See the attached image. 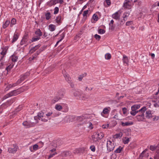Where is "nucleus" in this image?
Returning <instances> with one entry per match:
<instances>
[{
  "label": "nucleus",
  "mask_w": 159,
  "mask_h": 159,
  "mask_svg": "<svg viewBox=\"0 0 159 159\" xmlns=\"http://www.w3.org/2000/svg\"><path fill=\"white\" fill-rule=\"evenodd\" d=\"M52 114V112H50L47 113L43 112H39L37 116L34 117V119L35 120H37L38 119L39 120H41L43 121L47 122L50 119L49 116Z\"/></svg>",
  "instance_id": "nucleus-1"
},
{
  "label": "nucleus",
  "mask_w": 159,
  "mask_h": 159,
  "mask_svg": "<svg viewBox=\"0 0 159 159\" xmlns=\"http://www.w3.org/2000/svg\"><path fill=\"white\" fill-rule=\"evenodd\" d=\"M24 91V89L23 88H21L16 90H13L5 95L3 97L2 99L3 100L12 96H16L22 92Z\"/></svg>",
  "instance_id": "nucleus-2"
},
{
  "label": "nucleus",
  "mask_w": 159,
  "mask_h": 159,
  "mask_svg": "<svg viewBox=\"0 0 159 159\" xmlns=\"http://www.w3.org/2000/svg\"><path fill=\"white\" fill-rule=\"evenodd\" d=\"M147 110V108L144 107L139 110V114L136 116V118L139 121H143L144 119V113Z\"/></svg>",
  "instance_id": "nucleus-3"
},
{
  "label": "nucleus",
  "mask_w": 159,
  "mask_h": 159,
  "mask_svg": "<svg viewBox=\"0 0 159 159\" xmlns=\"http://www.w3.org/2000/svg\"><path fill=\"white\" fill-rule=\"evenodd\" d=\"M30 43V41H29L28 34L27 33H25L20 41V45H24L25 46H26Z\"/></svg>",
  "instance_id": "nucleus-4"
},
{
  "label": "nucleus",
  "mask_w": 159,
  "mask_h": 159,
  "mask_svg": "<svg viewBox=\"0 0 159 159\" xmlns=\"http://www.w3.org/2000/svg\"><path fill=\"white\" fill-rule=\"evenodd\" d=\"M140 106L139 104L134 105L131 107V111H130V114L133 116H135L137 113H139V111L137 110L140 108Z\"/></svg>",
  "instance_id": "nucleus-5"
},
{
  "label": "nucleus",
  "mask_w": 159,
  "mask_h": 159,
  "mask_svg": "<svg viewBox=\"0 0 159 159\" xmlns=\"http://www.w3.org/2000/svg\"><path fill=\"white\" fill-rule=\"evenodd\" d=\"M30 73L27 72L24 74L23 75L20 76V78L17 81V84H19L21 83L24 80L27 78L30 75Z\"/></svg>",
  "instance_id": "nucleus-6"
},
{
  "label": "nucleus",
  "mask_w": 159,
  "mask_h": 159,
  "mask_svg": "<svg viewBox=\"0 0 159 159\" xmlns=\"http://www.w3.org/2000/svg\"><path fill=\"white\" fill-rule=\"evenodd\" d=\"M14 101L13 99H11L8 100L7 102L3 104L1 107H0V109H2L3 110V108H7L13 103Z\"/></svg>",
  "instance_id": "nucleus-7"
},
{
  "label": "nucleus",
  "mask_w": 159,
  "mask_h": 159,
  "mask_svg": "<svg viewBox=\"0 0 159 159\" xmlns=\"http://www.w3.org/2000/svg\"><path fill=\"white\" fill-rule=\"evenodd\" d=\"M107 151L109 152L113 150L114 148V144L110 140L107 141Z\"/></svg>",
  "instance_id": "nucleus-8"
},
{
  "label": "nucleus",
  "mask_w": 159,
  "mask_h": 159,
  "mask_svg": "<svg viewBox=\"0 0 159 159\" xmlns=\"http://www.w3.org/2000/svg\"><path fill=\"white\" fill-rule=\"evenodd\" d=\"M23 125L26 128H29L34 126L35 123L34 122H31L27 121H25L22 123Z\"/></svg>",
  "instance_id": "nucleus-9"
},
{
  "label": "nucleus",
  "mask_w": 159,
  "mask_h": 159,
  "mask_svg": "<svg viewBox=\"0 0 159 159\" xmlns=\"http://www.w3.org/2000/svg\"><path fill=\"white\" fill-rule=\"evenodd\" d=\"M123 7L124 8L131 9L132 7L131 1L129 0H125L123 5Z\"/></svg>",
  "instance_id": "nucleus-10"
},
{
  "label": "nucleus",
  "mask_w": 159,
  "mask_h": 159,
  "mask_svg": "<svg viewBox=\"0 0 159 159\" xmlns=\"http://www.w3.org/2000/svg\"><path fill=\"white\" fill-rule=\"evenodd\" d=\"M60 111L66 112L68 111V107L67 104L64 103H61L60 107Z\"/></svg>",
  "instance_id": "nucleus-11"
},
{
  "label": "nucleus",
  "mask_w": 159,
  "mask_h": 159,
  "mask_svg": "<svg viewBox=\"0 0 159 159\" xmlns=\"http://www.w3.org/2000/svg\"><path fill=\"white\" fill-rule=\"evenodd\" d=\"M62 73L63 75L64 76L66 80L68 83H71V82L72 81V80H71V78L70 77L69 75L68 74H67L65 70L62 71Z\"/></svg>",
  "instance_id": "nucleus-12"
},
{
  "label": "nucleus",
  "mask_w": 159,
  "mask_h": 159,
  "mask_svg": "<svg viewBox=\"0 0 159 159\" xmlns=\"http://www.w3.org/2000/svg\"><path fill=\"white\" fill-rule=\"evenodd\" d=\"M130 13L129 12H124L123 14V16L122 17L123 18V20H121V23H124L127 20V18L129 17Z\"/></svg>",
  "instance_id": "nucleus-13"
},
{
  "label": "nucleus",
  "mask_w": 159,
  "mask_h": 159,
  "mask_svg": "<svg viewBox=\"0 0 159 159\" xmlns=\"http://www.w3.org/2000/svg\"><path fill=\"white\" fill-rule=\"evenodd\" d=\"M72 92L73 95L74 97H79L82 93L80 91L75 89H73L72 90Z\"/></svg>",
  "instance_id": "nucleus-14"
},
{
  "label": "nucleus",
  "mask_w": 159,
  "mask_h": 159,
  "mask_svg": "<svg viewBox=\"0 0 159 159\" xmlns=\"http://www.w3.org/2000/svg\"><path fill=\"white\" fill-rule=\"evenodd\" d=\"M71 155V153L70 152L68 151H65L62 152L60 154V157H67L70 156Z\"/></svg>",
  "instance_id": "nucleus-15"
},
{
  "label": "nucleus",
  "mask_w": 159,
  "mask_h": 159,
  "mask_svg": "<svg viewBox=\"0 0 159 159\" xmlns=\"http://www.w3.org/2000/svg\"><path fill=\"white\" fill-rule=\"evenodd\" d=\"M5 65L7 66L6 68V70L7 71V72H8L10 71L11 70L12 68L14 65V64L11 62H9L8 64L5 63Z\"/></svg>",
  "instance_id": "nucleus-16"
},
{
  "label": "nucleus",
  "mask_w": 159,
  "mask_h": 159,
  "mask_svg": "<svg viewBox=\"0 0 159 159\" xmlns=\"http://www.w3.org/2000/svg\"><path fill=\"white\" fill-rule=\"evenodd\" d=\"M18 59V57L16 54H13L10 58V60L12 61V63L15 64V63L16 62Z\"/></svg>",
  "instance_id": "nucleus-17"
},
{
  "label": "nucleus",
  "mask_w": 159,
  "mask_h": 159,
  "mask_svg": "<svg viewBox=\"0 0 159 159\" xmlns=\"http://www.w3.org/2000/svg\"><path fill=\"white\" fill-rule=\"evenodd\" d=\"M39 145L37 144H35L33 146L30 147L29 149L31 152H33L39 148Z\"/></svg>",
  "instance_id": "nucleus-18"
},
{
  "label": "nucleus",
  "mask_w": 159,
  "mask_h": 159,
  "mask_svg": "<svg viewBox=\"0 0 159 159\" xmlns=\"http://www.w3.org/2000/svg\"><path fill=\"white\" fill-rule=\"evenodd\" d=\"M18 147L17 146H15L14 148H9L8 149V151L10 153H14L17 151Z\"/></svg>",
  "instance_id": "nucleus-19"
},
{
  "label": "nucleus",
  "mask_w": 159,
  "mask_h": 159,
  "mask_svg": "<svg viewBox=\"0 0 159 159\" xmlns=\"http://www.w3.org/2000/svg\"><path fill=\"white\" fill-rule=\"evenodd\" d=\"M42 51V50H41L40 49H39V51H37L36 53L34 54L33 56H32V57L29 58V60L31 61L34 59L38 56V55L39 54V53Z\"/></svg>",
  "instance_id": "nucleus-20"
},
{
  "label": "nucleus",
  "mask_w": 159,
  "mask_h": 159,
  "mask_svg": "<svg viewBox=\"0 0 159 159\" xmlns=\"http://www.w3.org/2000/svg\"><path fill=\"white\" fill-rule=\"evenodd\" d=\"M120 13L118 12H116L112 15V17L113 18L116 20H119L120 16Z\"/></svg>",
  "instance_id": "nucleus-21"
},
{
  "label": "nucleus",
  "mask_w": 159,
  "mask_h": 159,
  "mask_svg": "<svg viewBox=\"0 0 159 159\" xmlns=\"http://www.w3.org/2000/svg\"><path fill=\"white\" fill-rule=\"evenodd\" d=\"M92 139L93 141V142L94 143H96L98 141L99 139L97 136V133H96L94 134L92 136Z\"/></svg>",
  "instance_id": "nucleus-22"
},
{
  "label": "nucleus",
  "mask_w": 159,
  "mask_h": 159,
  "mask_svg": "<svg viewBox=\"0 0 159 159\" xmlns=\"http://www.w3.org/2000/svg\"><path fill=\"white\" fill-rule=\"evenodd\" d=\"M79 98L80 100H85L87 99L88 98V97L87 95L81 93Z\"/></svg>",
  "instance_id": "nucleus-23"
},
{
  "label": "nucleus",
  "mask_w": 159,
  "mask_h": 159,
  "mask_svg": "<svg viewBox=\"0 0 159 159\" xmlns=\"http://www.w3.org/2000/svg\"><path fill=\"white\" fill-rule=\"evenodd\" d=\"M19 35L17 32H15L13 36V38L12 41V43H14L18 39Z\"/></svg>",
  "instance_id": "nucleus-24"
},
{
  "label": "nucleus",
  "mask_w": 159,
  "mask_h": 159,
  "mask_svg": "<svg viewBox=\"0 0 159 159\" xmlns=\"http://www.w3.org/2000/svg\"><path fill=\"white\" fill-rule=\"evenodd\" d=\"M40 46L41 45L40 44H38V45L35 46L34 47L32 48L30 51V53H32L36 50L38 49Z\"/></svg>",
  "instance_id": "nucleus-25"
},
{
  "label": "nucleus",
  "mask_w": 159,
  "mask_h": 159,
  "mask_svg": "<svg viewBox=\"0 0 159 159\" xmlns=\"http://www.w3.org/2000/svg\"><path fill=\"white\" fill-rule=\"evenodd\" d=\"M59 1L58 0H51L47 3V5L49 6H51L56 4L57 3H58Z\"/></svg>",
  "instance_id": "nucleus-26"
},
{
  "label": "nucleus",
  "mask_w": 159,
  "mask_h": 159,
  "mask_svg": "<svg viewBox=\"0 0 159 159\" xmlns=\"http://www.w3.org/2000/svg\"><path fill=\"white\" fill-rule=\"evenodd\" d=\"M85 120V118L83 115L80 116H76V121L79 122H81L84 121Z\"/></svg>",
  "instance_id": "nucleus-27"
},
{
  "label": "nucleus",
  "mask_w": 159,
  "mask_h": 159,
  "mask_svg": "<svg viewBox=\"0 0 159 159\" xmlns=\"http://www.w3.org/2000/svg\"><path fill=\"white\" fill-rule=\"evenodd\" d=\"M10 21L8 20H7L4 23H3L2 25V28L4 29H5L7 28L10 24Z\"/></svg>",
  "instance_id": "nucleus-28"
},
{
  "label": "nucleus",
  "mask_w": 159,
  "mask_h": 159,
  "mask_svg": "<svg viewBox=\"0 0 159 159\" xmlns=\"http://www.w3.org/2000/svg\"><path fill=\"white\" fill-rule=\"evenodd\" d=\"M146 117L147 118H151L152 116L151 111L148 110L145 113Z\"/></svg>",
  "instance_id": "nucleus-29"
},
{
  "label": "nucleus",
  "mask_w": 159,
  "mask_h": 159,
  "mask_svg": "<svg viewBox=\"0 0 159 159\" xmlns=\"http://www.w3.org/2000/svg\"><path fill=\"white\" fill-rule=\"evenodd\" d=\"M69 122L76 121V116H68Z\"/></svg>",
  "instance_id": "nucleus-30"
},
{
  "label": "nucleus",
  "mask_w": 159,
  "mask_h": 159,
  "mask_svg": "<svg viewBox=\"0 0 159 159\" xmlns=\"http://www.w3.org/2000/svg\"><path fill=\"white\" fill-rule=\"evenodd\" d=\"M148 150L147 149H146L144 150L143 152L141 153L140 157H147L148 155V153H145L146 151Z\"/></svg>",
  "instance_id": "nucleus-31"
},
{
  "label": "nucleus",
  "mask_w": 159,
  "mask_h": 159,
  "mask_svg": "<svg viewBox=\"0 0 159 159\" xmlns=\"http://www.w3.org/2000/svg\"><path fill=\"white\" fill-rule=\"evenodd\" d=\"M63 123H66L69 122V118L68 116H66L64 117L61 120Z\"/></svg>",
  "instance_id": "nucleus-32"
},
{
  "label": "nucleus",
  "mask_w": 159,
  "mask_h": 159,
  "mask_svg": "<svg viewBox=\"0 0 159 159\" xmlns=\"http://www.w3.org/2000/svg\"><path fill=\"white\" fill-rule=\"evenodd\" d=\"M123 60L124 63H126L127 64H128L129 62V60L128 58L125 55L123 56Z\"/></svg>",
  "instance_id": "nucleus-33"
},
{
  "label": "nucleus",
  "mask_w": 159,
  "mask_h": 159,
  "mask_svg": "<svg viewBox=\"0 0 159 159\" xmlns=\"http://www.w3.org/2000/svg\"><path fill=\"white\" fill-rule=\"evenodd\" d=\"M16 20L14 18H13L11 22V24H10V26L11 27H12L13 25H15L16 24Z\"/></svg>",
  "instance_id": "nucleus-34"
},
{
  "label": "nucleus",
  "mask_w": 159,
  "mask_h": 159,
  "mask_svg": "<svg viewBox=\"0 0 159 159\" xmlns=\"http://www.w3.org/2000/svg\"><path fill=\"white\" fill-rule=\"evenodd\" d=\"M35 34L38 37H40V36H41L42 35V33L41 32V31L40 29H38L37 30H36L35 32Z\"/></svg>",
  "instance_id": "nucleus-35"
},
{
  "label": "nucleus",
  "mask_w": 159,
  "mask_h": 159,
  "mask_svg": "<svg viewBox=\"0 0 159 159\" xmlns=\"http://www.w3.org/2000/svg\"><path fill=\"white\" fill-rule=\"evenodd\" d=\"M122 135V133L121 132H120V133L116 134L114 135V137L116 139H118V138H120Z\"/></svg>",
  "instance_id": "nucleus-36"
},
{
  "label": "nucleus",
  "mask_w": 159,
  "mask_h": 159,
  "mask_svg": "<svg viewBox=\"0 0 159 159\" xmlns=\"http://www.w3.org/2000/svg\"><path fill=\"white\" fill-rule=\"evenodd\" d=\"M109 110L107 108H105L103 109L102 112L101 113V115L102 116H103V114H107L109 112Z\"/></svg>",
  "instance_id": "nucleus-37"
},
{
  "label": "nucleus",
  "mask_w": 159,
  "mask_h": 159,
  "mask_svg": "<svg viewBox=\"0 0 159 159\" xmlns=\"http://www.w3.org/2000/svg\"><path fill=\"white\" fill-rule=\"evenodd\" d=\"M13 86H12L11 84H8L6 88L5 89V91H7L9 90L10 89L12 88Z\"/></svg>",
  "instance_id": "nucleus-38"
},
{
  "label": "nucleus",
  "mask_w": 159,
  "mask_h": 159,
  "mask_svg": "<svg viewBox=\"0 0 159 159\" xmlns=\"http://www.w3.org/2000/svg\"><path fill=\"white\" fill-rule=\"evenodd\" d=\"M55 26L52 24H50L49 26V29L51 31H53L55 30Z\"/></svg>",
  "instance_id": "nucleus-39"
},
{
  "label": "nucleus",
  "mask_w": 159,
  "mask_h": 159,
  "mask_svg": "<svg viewBox=\"0 0 159 159\" xmlns=\"http://www.w3.org/2000/svg\"><path fill=\"white\" fill-rule=\"evenodd\" d=\"M97 136L99 139H102L104 137V134L102 132H100L98 134L97 133Z\"/></svg>",
  "instance_id": "nucleus-40"
},
{
  "label": "nucleus",
  "mask_w": 159,
  "mask_h": 159,
  "mask_svg": "<svg viewBox=\"0 0 159 159\" xmlns=\"http://www.w3.org/2000/svg\"><path fill=\"white\" fill-rule=\"evenodd\" d=\"M129 141V139L128 138L125 137L124 139H123V143L125 144H128Z\"/></svg>",
  "instance_id": "nucleus-41"
},
{
  "label": "nucleus",
  "mask_w": 159,
  "mask_h": 159,
  "mask_svg": "<svg viewBox=\"0 0 159 159\" xmlns=\"http://www.w3.org/2000/svg\"><path fill=\"white\" fill-rule=\"evenodd\" d=\"M45 18L47 20H49L51 18V14L50 12H48L45 15Z\"/></svg>",
  "instance_id": "nucleus-42"
},
{
  "label": "nucleus",
  "mask_w": 159,
  "mask_h": 159,
  "mask_svg": "<svg viewBox=\"0 0 159 159\" xmlns=\"http://www.w3.org/2000/svg\"><path fill=\"white\" fill-rule=\"evenodd\" d=\"M65 90L64 89H61L60 90V93H61V95L60 94V98L61 97L64 96L65 93Z\"/></svg>",
  "instance_id": "nucleus-43"
},
{
  "label": "nucleus",
  "mask_w": 159,
  "mask_h": 159,
  "mask_svg": "<svg viewBox=\"0 0 159 159\" xmlns=\"http://www.w3.org/2000/svg\"><path fill=\"white\" fill-rule=\"evenodd\" d=\"M7 49L6 48H4L2 49V51L1 52V54L2 56H5L7 52Z\"/></svg>",
  "instance_id": "nucleus-44"
},
{
  "label": "nucleus",
  "mask_w": 159,
  "mask_h": 159,
  "mask_svg": "<svg viewBox=\"0 0 159 159\" xmlns=\"http://www.w3.org/2000/svg\"><path fill=\"white\" fill-rule=\"evenodd\" d=\"M121 125L122 126H128L131 125L132 124V123H130L129 122H126L125 123H124L123 122H121Z\"/></svg>",
  "instance_id": "nucleus-45"
},
{
  "label": "nucleus",
  "mask_w": 159,
  "mask_h": 159,
  "mask_svg": "<svg viewBox=\"0 0 159 159\" xmlns=\"http://www.w3.org/2000/svg\"><path fill=\"white\" fill-rule=\"evenodd\" d=\"M122 149L123 148L120 146L115 151V152L116 153H120Z\"/></svg>",
  "instance_id": "nucleus-46"
},
{
  "label": "nucleus",
  "mask_w": 159,
  "mask_h": 159,
  "mask_svg": "<svg viewBox=\"0 0 159 159\" xmlns=\"http://www.w3.org/2000/svg\"><path fill=\"white\" fill-rule=\"evenodd\" d=\"M40 39V37L38 36L34 37L32 38L31 42H35L38 41Z\"/></svg>",
  "instance_id": "nucleus-47"
},
{
  "label": "nucleus",
  "mask_w": 159,
  "mask_h": 159,
  "mask_svg": "<svg viewBox=\"0 0 159 159\" xmlns=\"http://www.w3.org/2000/svg\"><path fill=\"white\" fill-rule=\"evenodd\" d=\"M85 90L86 91H91L93 89V87H91L88 86H86L85 87Z\"/></svg>",
  "instance_id": "nucleus-48"
},
{
  "label": "nucleus",
  "mask_w": 159,
  "mask_h": 159,
  "mask_svg": "<svg viewBox=\"0 0 159 159\" xmlns=\"http://www.w3.org/2000/svg\"><path fill=\"white\" fill-rule=\"evenodd\" d=\"M111 55L109 53H107L105 55V58L106 59L109 60L111 59Z\"/></svg>",
  "instance_id": "nucleus-49"
},
{
  "label": "nucleus",
  "mask_w": 159,
  "mask_h": 159,
  "mask_svg": "<svg viewBox=\"0 0 159 159\" xmlns=\"http://www.w3.org/2000/svg\"><path fill=\"white\" fill-rule=\"evenodd\" d=\"M98 31V33L101 34H103L105 32V31L104 30L101 29H99Z\"/></svg>",
  "instance_id": "nucleus-50"
},
{
  "label": "nucleus",
  "mask_w": 159,
  "mask_h": 159,
  "mask_svg": "<svg viewBox=\"0 0 159 159\" xmlns=\"http://www.w3.org/2000/svg\"><path fill=\"white\" fill-rule=\"evenodd\" d=\"M89 11L88 10H87L86 11H84L83 14V15L84 17H87V15L88 14Z\"/></svg>",
  "instance_id": "nucleus-51"
},
{
  "label": "nucleus",
  "mask_w": 159,
  "mask_h": 159,
  "mask_svg": "<svg viewBox=\"0 0 159 159\" xmlns=\"http://www.w3.org/2000/svg\"><path fill=\"white\" fill-rule=\"evenodd\" d=\"M4 65H5V64H4V62L3 61L0 60V68H3Z\"/></svg>",
  "instance_id": "nucleus-52"
},
{
  "label": "nucleus",
  "mask_w": 159,
  "mask_h": 159,
  "mask_svg": "<svg viewBox=\"0 0 159 159\" xmlns=\"http://www.w3.org/2000/svg\"><path fill=\"white\" fill-rule=\"evenodd\" d=\"M93 19L94 20L97 21L98 20V16L97 15L94 14L93 16Z\"/></svg>",
  "instance_id": "nucleus-53"
},
{
  "label": "nucleus",
  "mask_w": 159,
  "mask_h": 159,
  "mask_svg": "<svg viewBox=\"0 0 159 159\" xmlns=\"http://www.w3.org/2000/svg\"><path fill=\"white\" fill-rule=\"evenodd\" d=\"M94 37L96 39L98 40H99L101 39V36L100 35H98L97 34H95L94 36Z\"/></svg>",
  "instance_id": "nucleus-54"
},
{
  "label": "nucleus",
  "mask_w": 159,
  "mask_h": 159,
  "mask_svg": "<svg viewBox=\"0 0 159 159\" xmlns=\"http://www.w3.org/2000/svg\"><path fill=\"white\" fill-rule=\"evenodd\" d=\"M157 147L153 146H150V149L152 151L155 150L157 148Z\"/></svg>",
  "instance_id": "nucleus-55"
},
{
  "label": "nucleus",
  "mask_w": 159,
  "mask_h": 159,
  "mask_svg": "<svg viewBox=\"0 0 159 159\" xmlns=\"http://www.w3.org/2000/svg\"><path fill=\"white\" fill-rule=\"evenodd\" d=\"M59 9L58 7H56L54 9V14H57L59 12Z\"/></svg>",
  "instance_id": "nucleus-56"
},
{
  "label": "nucleus",
  "mask_w": 159,
  "mask_h": 159,
  "mask_svg": "<svg viewBox=\"0 0 159 159\" xmlns=\"http://www.w3.org/2000/svg\"><path fill=\"white\" fill-rule=\"evenodd\" d=\"M58 100L59 98H55L52 100V102L53 103H54Z\"/></svg>",
  "instance_id": "nucleus-57"
},
{
  "label": "nucleus",
  "mask_w": 159,
  "mask_h": 159,
  "mask_svg": "<svg viewBox=\"0 0 159 159\" xmlns=\"http://www.w3.org/2000/svg\"><path fill=\"white\" fill-rule=\"evenodd\" d=\"M43 145V143L42 141H40L38 143V145L39 146V148L42 147Z\"/></svg>",
  "instance_id": "nucleus-58"
},
{
  "label": "nucleus",
  "mask_w": 159,
  "mask_h": 159,
  "mask_svg": "<svg viewBox=\"0 0 159 159\" xmlns=\"http://www.w3.org/2000/svg\"><path fill=\"white\" fill-rule=\"evenodd\" d=\"M90 149L92 152H94L95 151V148L94 146H91L90 147Z\"/></svg>",
  "instance_id": "nucleus-59"
},
{
  "label": "nucleus",
  "mask_w": 159,
  "mask_h": 159,
  "mask_svg": "<svg viewBox=\"0 0 159 159\" xmlns=\"http://www.w3.org/2000/svg\"><path fill=\"white\" fill-rule=\"evenodd\" d=\"M80 152V150L79 149H76L74 150L73 153L75 154L78 153Z\"/></svg>",
  "instance_id": "nucleus-60"
},
{
  "label": "nucleus",
  "mask_w": 159,
  "mask_h": 159,
  "mask_svg": "<svg viewBox=\"0 0 159 159\" xmlns=\"http://www.w3.org/2000/svg\"><path fill=\"white\" fill-rule=\"evenodd\" d=\"M122 111L124 114H125L127 112V109L125 107L122 108Z\"/></svg>",
  "instance_id": "nucleus-61"
},
{
  "label": "nucleus",
  "mask_w": 159,
  "mask_h": 159,
  "mask_svg": "<svg viewBox=\"0 0 159 159\" xmlns=\"http://www.w3.org/2000/svg\"><path fill=\"white\" fill-rule=\"evenodd\" d=\"M105 2L108 6L111 5V1L110 0H105Z\"/></svg>",
  "instance_id": "nucleus-62"
},
{
  "label": "nucleus",
  "mask_w": 159,
  "mask_h": 159,
  "mask_svg": "<svg viewBox=\"0 0 159 159\" xmlns=\"http://www.w3.org/2000/svg\"><path fill=\"white\" fill-rule=\"evenodd\" d=\"M65 36V33L64 32H63L61 35V39H60V41L64 38Z\"/></svg>",
  "instance_id": "nucleus-63"
},
{
  "label": "nucleus",
  "mask_w": 159,
  "mask_h": 159,
  "mask_svg": "<svg viewBox=\"0 0 159 159\" xmlns=\"http://www.w3.org/2000/svg\"><path fill=\"white\" fill-rule=\"evenodd\" d=\"M12 86H13V88L15 87L18 85V84H17V82H16V83L11 84Z\"/></svg>",
  "instance_id": "nucleus-64"
}]
</instances>
